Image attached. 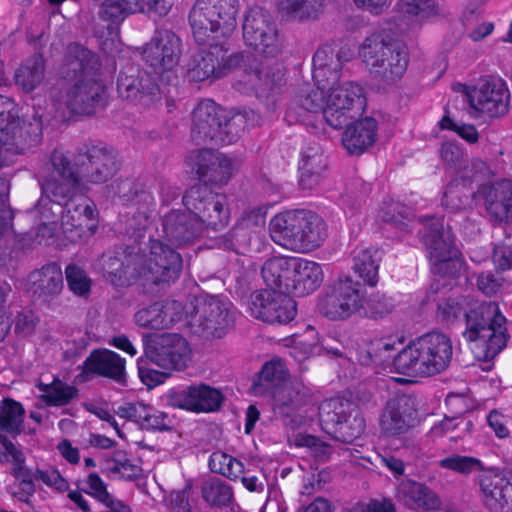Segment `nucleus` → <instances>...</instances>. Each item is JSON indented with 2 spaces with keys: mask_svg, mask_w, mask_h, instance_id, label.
Returning a JSON list of instances; mask_svg holds the SVG:
<instances>
[{
  "mask_svg": "<svg viewBox=\"0 0 512 512\" xmlns=\"http://www.w3.org/2000/svg\"><path fill=\"white\" fill-rule=\"evenodd\" d=\"M462 337L469 343L479 361L493 360L507 345L510 338L506 317L495 301H484L469 307L465 315Z\"/></svg>",
  "mask_w": 512,
  "mask_h": 512,
  "instance_id": "f257e3e1",
  "label": "nucleus"
},
{
  "mask_svg": "<svg viewBox=\"0 0 512 512\" xmlns=\"http://www.w3.org/2000/svg\"><path fill=\"white\" fill-rule=\"evenodd\" d=\"M452 355L450 337L442 332L432 331L402 348L392 357V366L396 373L406 376H432L449 366Z\"/></svg>",
  "mask_w": 512,
  "mask_h": 512,
  "instance_id": "f03ea898",
  "label": "nucleus"
},
{
  "mask_svg": "<svg viewBox=\"0 0 512 512\" xmlns=\"http://www.w3.org/2000/svg\"><path fill=\"white\" fill-rule=\"evenodd\" d=\"M269 232L276 244L298 252L318 248L327 237L324 220L318 214L304 209L276 214L270 220Z\"/></svg>",
  "mask_w": 512,
  "mask_h": 512,
  "instance_id": "7ed1b4c3",
  "label": "nucleus"
},
{
  "mask_svg": "<svg viewBox=\"0 0 512 512\" xmlns=\"http://www.w3.org/2000/svg\"><path fill=\"white\" fill-rule=\"evenodd\" d=\"M261 275L268 287L295 297L313 293L324 278L319 263L297 257L269 258L262 266Z\"/></svg>",
  "mask_w": 512,
  "mask_h": 512,
  "instance_id": "20e7f679",
  "label": "nucleus"
},
{
  "mask_svg": "<svg viewBox=\"0 0 512 512\" xmlns=\"http://www.w3.org/2000/svg\"><path fill=\"white\" fill-rule=\"evenodd\" d=\"M359 53L370 74L385 84L402 78L409 63L406 46L386 30L366 37Z\"/></svg>",
  "mask_w": 512,
  "mask_h": 512,
  "instance_id": "39448f33",
  "label": "nucleus"
},
{
  "mask_svg": "<svg viewBox=\"0 0 512 512\" xmlns=\"http://www.w3.org/2000/svg\"><path fill=\"white\" fill-rule=\"evenodd\" d=\"M144 356L139 358L138 373L143 383L148 386L161 382L160 374L147 366L148 362L169 371H181L190 361V347L187 340L179 334L163 333L145 340Z\"/></svg>",
  "mask_w": 512,
  "mask_h": 512,
  "instance_id": "423d86ee",
  "label": "nucleus"
},
{
  "mask_svg": "<svg viewBox=\"0 0 512 512\" xmlns=\"http://www.w3.org/2000/svg\"><path fill=\"white\" fill-rule=\"evenodd\" d=\"M239 0H196L189 23L197 44L211 43L212 39L227 40L235 30Z\"/></svg>",
  "mask_w": 512,
  "mask_h": 512,
  "instance_id": "0eeeda50",
  "label": "nucleus"
},
{
  "mask_svg": "<svg viewBox=\"0 0 512 512\" xmlns=\"http://www.w3.org/2000/svg\"><path fill=\"white\" fill-rule=\"evenodd\" d=\"M322 430L333 439L351 444L365 431V419L354 402L344 398L327 399L319 407Z\"/></svg>",
  "mask_w": 512,
  "mask_h": 512,
  "instance_id": "6e6552de",
  "label": "nucleus"
},
{
  "mask_svg": "<svg viewBox=\"0 0 512 512\" xmlns=\"http://www.w3.org/2000/svg\"><path fill=\"white\" fill-rule=\"evenodd\" d=\"M117 151L99 140H88L77 149L75 171L82 182L104 184L112 179L120 169Z\"/></svg>",
  "mask_w": 512,
  "mask_h": 512,
  "instance_id": "1a4fd4ad",
  "label": "nucleus"
},
{
  "mask_svg": "<svg viewBox=\"0 0 512 512\" xmlns=\"http://www.w3.org/2000/svg\"><path fill=\"white\" fill-rule=\"evenodd\" d=\"M51 163L61 179L47 177L40 182L41 197L35 208L45 217V209L49 204H55L61 209L75 195L82 182L68 156L61 150L55 149L51 155Z\"/></svg>",
  "mask_w": 512,
  "mask_h": 512,
  "instance_id": "9d476101",
  "label": "nucleus"
},
{
  "mask_svg": "<svg viewBox=\"0 0 512 512\" xmlns=\"http://www.w3.org/2000/svg\"><path fill=\"white\" fill-rule=\"evenodd\" d=\"M367 294L364 285L350 276L339 278L325 288L319 301L320 313L332 321H345L359 315L362 298Z\"/></svg>",
  "mask_w": 512,
  "mask_h": 512,
  "instance_id": "9b49d317",
  "label": "nucleus"
},
{
  "mask_svg": "<svg viewBox=\"0 0 512 512\" xmlns=\"http://www.w3.org/2000/svg\"><path fill=\"white\" fill-rule=\"evenodd\" d=\"M442 219H436L424 234L423 241L429 251L431 269L443 277H456L462 269L461 254L455 245V236Z\"/></svg>",
  "mask_w": 512,
  "mask_h": 512,
  "instance_id": "f8f14e48",
  "label": "nucleus"
},
{
  "mask_svg": "<svg viewBox=\"0 0 512 512\" xmlns=\"http://www.w3.org/2000/svg\"><path fill=\"white\" fill-rule=\"evenodd\" d=\"M227 40L212 39L211 43L202 44L208 49H201L195 53L189 64L187 76L194 82H202L207 79H218L226 76L238 67L243 60V54L233 53L227 55Z\"/></svg>",
  "mask_w": 512,
  "mask_h": 512,
  "instance_id": "ddd939ff",
  "label": "nucleus"
},
{
  "mask_svg": "<svg viewBox=\"0 0 512 512\" xmlns=\"http://www.w3.org/2000/svg\"><path fill=\"white\" fill-rule=\"evenodd\" d=\"M182 204L193 212L201 227L214 231L225 228L229 222L230 212L224 194L215 193L205 184L190 187L182 196Z\"/></svg>",
  "mask_w": 512,
  "mask_h": 512,
  "instance_id": "4468645a",
  "label": "nucleus"
},
{
  "mask_svg": "<svg viewBox=\"0 0 512 512\" xmlns=\"http://www.w3.org/2000/svg\"><path fill=\"white\" fill-rule=\"evenodd\" d=\"M232 303L217 295L196 298L190 324L194 333L204 338H221L234 323Z\"/></svg>",
  "mask_w": 512,
  "mask_h": 512,
  "instance_id": "2eb2a0df",
  "label": "nucleus"
},
{
  "mask_svg": "<svg viewBox=\"0 0 512 512\" xmlns=\"http://www.w3.org/2000/svg\"><path fill=\"white\" fill-rule=\"evenodd\" d=\"M242 30L246 45L257 53L268 58L280 53L282 43L277 25L267 9L261 6L250 7L245 14Z\"/></svg>",
  "mask_w": 512,
  "mask_h": 512,
  "instance_id": "dca6fc26",
  "label": "nucleus"
},
{
  "mask_svg": "<svg viewBox=\"0 0 512 512\" xmlns=\"http://www.w3.org/2000/svg\"><path fill=\"white\" fill-rule=\"evenodd\" d=\"M181 254L161 239L149 238V256L140 266V279L155 285L170 284L181 275Z\"/></svg>",
  "mask_w": 512,
  "mask_h": 512,
  "instance_id": "f3484780",
  "label": "nucleus"
},
{
  "mask_svg": "<svg viewBox=\"0 0 512 512\" xmlns=\"http://www.w3.org/2000/svg\"><path fill=\"white\" fill-rule=\"evenodd\" d=\"M249 310L257 319L270 324H287L296 314V302L281 289L256 290L250 295Z\"/></svg>",
  "mask_w": 512,
  "mask_h": 512,
  "instance_id": "a211bd4d",
  "label": "nucleus"
},
{
  "mask_svg": "<svg viewBox=\"0 0 512 512\" xmlns=\"http://www.w3.org/2000/svg\"><path fill=\"white\" fill-rule=\"evenodd\" d=\"M139 250L135 245L125 244L104 252L100 263L106 281L115 287H126L140 279Z\"/></svg>",
  "mask_w": 512,
  "mask_h": 512,
  "instance_id": "6ab92c4d",
  "label": "nucleus"
},
{
  "mask_svg": "<svg viewBox=\"0 0 512 512\" xmlns=\"http://www.w3.org/2000/svg\"><path fill=\"white\" fill-rule=\"evenodd\" d=\"M157 77L137 65L128 64L119 72L118 94L123 99L148 107L160 99Z\"/></svg>",
  "mask_w": 512,
  "mask_h": 512,
  "instance_id": "aec40b11",
  "label": "nucleus"
},
{
  "mask_svg": "<svg viewBox=\"0 0 512 512\" xmlns=\"http://www.w3.org/2000/svg\"><path fill=\"white\" fill-rule=\"evenodd\" d=\"M472 109L487 113L490 117L505 115L509 109L510 92L506 82L498 77H481L473 89L467 92Z\"/></svg>",
  "mask_w": 512,
  "mask_h": 512,
  "instance_id": "412c9836",
  "label": "nucleus"
},
{
  "mask_svg": "<svg viewBox=\"0 0 512 512\" xmlns=\"http://www.w3.org/2000/svg\"><path fill=\"white\" fill-rule=\"evenodd\" d=\"M165 398L169 406L194 413L218 411L225 400L219 389L205 383L170 389Z\"/></svg>",
  "mask_w": 512,
  "mask_h": 512,
  "instance_id": "4be33fe9",
  "label": "nucleus"
},
{
  "mask_svg": "<svg viewBox=\"0 0 512 512\" xmlns=\"http://www.w3.org/2000/svg\"><path fill=\"white\" fill-rule=\"evenodd\" d=\"M180 56L181 40L168 29H156L142 51V59L155 75L172 71L178 65Z\"/></svg>",
  "mask_w": 512,
  "mask_h": 512,
  "instance_id": "5701e85b",
  "label": "nucleus"
},
{
  "mask_svg": "<svg viewBox=\"0 0 512 512\" xmlns=\"http://www.w3.org/2000/svg\"><path fill=\"white\" fill-rule=\"evenodd\" d=\"M67 109L76 115L90 116L106 104V86L96 78H80L67 90Z\"/></svg>",
  "mask_w": 512,
  "mask_h": 512,
  "instance_id": "b1692460",
  "label": "nucleus"
},
{
  "mask_svg": "<svg viewBox=\"0 0 512 512\" xmlns=\"http://www.w3.org/2000/svg\"><path fill=\"white\" fill-rule=\"evenodd\" d=\"M161 240L181 247L193 243L204 231L188 209H171L161 215Z\"/></svg>",
  "mask_w": 512,
  "mask_h": 512,
  "instance_id": "393cba45",
  "label": "nucleus"
},
{
  "mask_svg": "<svg viewBox=\"0 0 512 512\" xmlns=\"http://www.w3.org/2000/svg\"><path fill=\"white\" fill-rule=\"evenodd\" d=\"M418 410L414 397L401 394L389 399L381 416V428L387 436L406 433L416 423Z\"/></svg>",
  "mask_w": 512,
  "mask_h": 512,
  "instance_id": "a878e982",
  "label": "nucleus"
},
{
  "mask_svg": "<svg viewBox=\"0 0 512 512\" xmlns=\"http://www.w3.org/2000/svg\"><path fill=\"white\" fill-rule=\"evenodd\" d=\"M77 378L88 381L93 376L111 379L119 384H125V360L114 351L108 349H94L90 352L82 365Z\"/></svg>",
  "mask_w": 512,
  "mask_h": 512,
  "instance_id": "bb28decb",
  "label": "nucleus"
},
{
  "mask_svg": "<svg viewBox=\"0 0 512 512\" xmlns=\"http://www.w3.org/2000/svg\"><path fill=\"white\" fill-rule=\"evenodd\" d=\"M220 121H224V109L211 99L201 101L192 112L191 138L195 144L215 142Z\"/></svg>",
  "mask_w": 512,
  "mask_h": 512,
  "instance_id": "cd10ccee",
  "label": "nucleus"
},
{
  "mask_svg": "<svg viewBox=\"0 0 512 512\" xmlns=\"http://www.w3.org/2000/svg\"><path fill=\"white\" fill-rule=\"evenodd\" d=\"M395 496L406 508L417 512H435L442 506L440 497L432 488L407 477L399 481Z\"/></svg>",
  "mask_w": 512,
  "mask_h": 512,
  "instance_id": "c85d7f7f",
  "label": "nucleus"
},
{
  "mask_svg": "<svg viewBox=\"0 0 512 512\" xmlns=\"http://www.w3.org/2000/svg\"><path fill=\"white\" fill-rule=\"evenodd\" d=\"M476 194L484 200L491 221L502 223L512 217L511 180L502 179L489 185H481Z\"/></svg>",
  "mask_w": 512,
  "mask_h": 512,
  "instance_id": "c756f323",
  "label": "nucleus"
},
{
  "mask_svg": "<svg viewBox=\"0 0 512 512\" xmlns=\"http://www.w3.org/2000/svg\"><path fill=\"white\" fill-rule=\"evenodd\" d=\"M327 167V157L318 143L304 146L298 163L299 187L302 190H315L324 179Z\"/></svg>",
  "mask_w": 512,
  "mask_h": 512,
  "instance_id": "7c9ffc66",
  "label": "nucleus"
},
{
  "mask_svg": "<svg viewBox=\"0 0 512 512\" xmlns=\"http://www.w3.org/2000/svg\"><path fill=\"white\" fill-rule=\"evenodd\" d=\"M485 504L492 512H512V475L490 473L481 478Z\"/></svg>",
  "mask_w": 512,
  "mask_h": 512,
  "instance_id": "2f4dec72",
  "label": "nucleus"
},
{
  "mask_svg": "<svg viewBox=\"0 0 512 512\" xmlns=\"http://www.w3.org/2000/svg\"><path fill=\"white\" fill-rule=\"evenodd\" d=\"M59 213L64 231H75L76 235L81 237L85 228H91L89 222L95 218L96 207L88 197L81 194L75 195Z\"/></svg>",
  "mask_w": 512,
  "mask_h": 512,
  "instance_id": "473e14b6",
  "label": "nucleus"
},
{
  "mask_svg": "<svg viewBox=\"0 0 512 512\" xmlns=\"http://www.w3.org/2000/svg\"><path fill=\"white\" fill-rule=\"evenodd\" d=\"M269 395L273 400L274 415L280 418L286 427L297 428L302 422V417L298 414L303 405L301 393L291 383H288L273 390Z\"/></svg>",
  "mask_w": 512,
  "mask_h": 512,
  "instance_id": "72a5a7b5",
  "label": "nucleus"
},
{
  "mask_svg": "<svg viewBox=\"0 0 512 512\" xmlns=\"http://www.w3.org/2000/svg\"><path fill=\"white\" fill-rule=\"evenodd\" d=\"M312 62V77L316 83H323L324 87L338 84L343 64L341 51L323 45L314 53Z\"/></svg>",
  "mask_w": 512,
  "mask_h": 512,
  "instance_id": "f704fd0d",
  "label": "nucleus"
},
{
  "mask_svg": "<svg viewBox=\"0 0 512 512\" xmlns=\"http://www.w3.org/2000/svg\"><path fill=\"white\" fill-rule=\"evenodd\" d=\"M30 280V291L42 301L57 296L63 289L62 270L56 262L48 263L41 269L32 272Z\"/></svg>",
  "mask_w": 512,
  "mask_h": 512,
  "instance_id": "c9c22d12",
  "label": "nucleus"
},
{
  "mask_svg": "<svg viewBox=\"0 0 512 512\" xmlns=\"http://www.w3.org/2000/svg\"><path fill=\"white\" fill-rule=\"evenodd\" d=\"M377 122L365 117L348 125L342 135V144L349 154L360 155L376 140Z\"/></svg>",
  "mask_w": 512,
  "mask_h": 512,
  "instance_id": "e433bc0d",
  "label": "nucleus"
},
{
  "mask_svg": "<svg viewBox=\"0 0 512 512\" xmlns=\"http://www.w3.org/2000/svg\"><path fill=\"white\" fill-rule=\"evenodd\" d=\"M289 372L281 359H272L266 362L256 374L251 386L253 392L259 395H268L290 383Z\"/></svg>",
  "mask_w": 512,
  "mask_h": 512,
  "instance_id": "4c0bfd02",
  "label": "nucleus"
},
{
  "mask_svg": "<svg viewBox=\"0 0 512 512\" xmlns=\"http://www.w3.org/2000/svg\"><path fill=\"white\" fill-rule=\"evenodd\" d=\"M326 99L329 103L335 102L339 106L348 108L354 113H363L366 108L364 89L355 82H346L341 86L330 85Z\"/></svg>",
  "mask_w": 512,
  "mask_h": 512,
  "instance_id": "58836bf2",
  "label": "nucleus"
},
{
  "mask_svg": "<svg viewBox=\"0 0 512 512\" xmlns=\"http://www.w3.org/2000/svg\"><path fill=\"white\" fill-rule=\"evenodd\" d=\"M145 10L144 0H104L100 5L98 16L108 22L107 28L121 24L127 16Z\"/></svg>",
  "mask_w": 512,
  "mask_h": 512,
  "instance_id": "ea45409f",
  "label": "nucleus"
},
{
  "mask_svg": "<svg viewBox=\"0 0 512 512\" xmlns=\"http://www.w3.org/2000/svg\"><path fill=\"white\" fill-rule=\"evenodd\" d=\"M100 66L97 56L89 49L79 44H72L66 55V73L74 77L91 78L90 74Z\"/></svg>",
  "mask_w": 512,
  "mask_h": 512,
  "instance_id": "a19ab883",
  "label": "nucleus"
},
{
  "mask_svg": "<svg viewBox=\"0 0 512 512\" xmlns=\"http://www.w3.org/2000/svg\"><path fill=\"white\" fill-rule=\"evenodd\" d=\"M381 260L382 251L374 248L361 249L353 256L352 269L363 280L364 286L374 287L377 285Z\"/></svg>",
  "mask_w": 512,
  "mask_h": 512,
  "instance_id": "79ce46f5",
  "label": "nucleus"
},
{
  "mask_svg": "<svg viewBox=\"0 0 512 512\" xmlns=\"http://www.w3.org/2000/svg\"><path fill=\"white\" fill-rule=\"evenodd\" d=\"M37 388L42 392L41 399L49 407L69 405L79 396V390L76 386L69 385L57 377L48 384L40 382Z\"/></svg>",
  "mask_w": 512,
  "mask_h": 512,
  "instance_id": "37998d69",
  "label": "nucleus"
},
{
  "mask_svg": "<svg viewBox=\"0 0 512 512\" xmlns=\"http://www.w3.org/2000/svg\"><path fill=\"white\" fill-rule=\"evenodd\" d=\"M45 60L42 54L34 53L15 72V83L25 92L33 91L43 80Z\"/></svg>",
  "mask_w": 512,
  "mask_h": 512,
  "instance_id": "c03bdc74",
  "label": "nucleus"
},
{
  "mask_svg": "<svg viewBox=\"0 0 512 512\" xmlns=\"http://www.w3.org/2000/svg\"><path fill=\"white\" fill-rule=\"evenodd\" d=\"M470 307L468 297L461 294H451L438 299L436 306L437 319L446 325L454 324L465 318Z\"/></svg>",
  "mask_w": 512,
  "mask_h": 512,
  "instance_id": "a18cd8bd",
  "label": "nucleus"
},
{
  "mask_svg": "<svg viewBox=\"0 0 512 512\" xmlns=\"http://www.w3.org/2000/svg\"><path fill=\"white\" fill-rule=\"evenodd\" d=\"M326 91L329 87H324L323 83H317V88H311L309 85L303 86L296 95L293 104L287 110V116L290 115L296 107L304 111L317 113L322 112L326 105Z\"/></svg>",
  "mask_w": 512,
  "mask_h": 512,
  "instance_id": "49530a36",
  "label": "nucleus"
},
{
  "mask_svg": "<svg viewBox=\"0 0 512 512\" xmlns=\"http://www.w3.org/2000/svg\"><path fill=\"white\" fill-rule=\"evenodd\" d=\"M396 308L395 300L380 291L371 293L362 298V308L359 316L371 320H382L389 316Z\"/></svg>",
  "mask_w": 512,
  "mask_h": 512,
  "instance_id": "de8ad7c7",
  "label": "nucleus"
},
{
  "mask_svg": "<svg viewBox=\"0 0 512 512\" xmlns=\"http://www.w3.org/2000/svg\"><path fill=\"white\" fill-rule=\"evenodd\" d=\"M25 410L21 403L6 398L0 404V430L16 437L22 431Z\"/></svg>",
  "mask_w": 512,
  "mask_h": 512,
  "instance_id": "09e8293b",
  "label": "nucleus"
},
{
  "mask_svg": "<svg viewBox=\"0 0 512 512\" xmlns=\"http://www.w3.org/2000/svg\"><path fill=\"white\" fill-rule=\"evenodd\" d=\"M196 167L197 174L200 178L209 181H218L215 175L217 169L220 168L224 170L225 173L230 174L232 163L226 156L218 157L212 150L203 149L196 157Z\"/></svg>",
  "mask_w": 512,
  "mask_h": 512,
  "instance_id": "8fccbe9b",
  "label": "nucleus"
},
{
  "mask_svg": "<svg viewBox=\"0 0 512 512\" xmlns=\"http://www.w3.org/2000/svg\"><path fill=\"white\" fill-rule=\"evenodd\" d=\"M135 321L139 326L161 330L168 328L172 322L162 302H154L148 307L142 308L135 314Z\"/></svg>",
  "mask_w": 512,
  "mask_h": 512,
  "instance_id": "3c124183",
  "label": "nucleus"
},
{
  "mask_svg": "<svg viewBox=\"0 0 512 512\" xmlns=\"http://www.w3.org/2000/svg\"><path fill=\"white\" fill-rule=\"evenodd\" d=\"M395 349V343L390 339L382 338L372 341L365 350L360 351L359 362L365 366L372 364L383 366L391 358L390 352Z\"/></svg>",
  "mask_w": 512,
  "mask_h": 512,
  "instance_id": "603ef678",
  "label": "nucleus"
},
{
  "mask_svg": "<svg viewBox=\"0 0 512 512\" xmlns=\"http://www.w3.org/2000/svg\"><path fill=\"white\" fill-rule=\"evenodd\" d=\"M209 469L231 480H236L244 471V465L238 459L222 451H214L209 457Z\"/></svg>",
  "mask_w": 512,
  "mask_h": 512,
  "instance_id": "864d4df0",
  "label": "nucleus"
},
{
  "mask_svg": "<svg viewBox=\"0 0 512 512\" xmlns=\"http://www.w3.org/2000/svg\"><path fill=\"white\" fill-rule=\"evenodd\" d=\"M202 497L211 506L224 507L233 500V491L224 481L215 478L203 484Z\"/></svg>",
  "mask_w": 512,
  "mask_h": 512,
  "instance_id": "5fc2aeb1",
  "label": "nucleus"
},
{
  "mask_svg": "<svg viewBox=\"0 0 512 512\" xmlns=\"http://www.w3.org/2000/svg\"><path fill=\"white\" fill-rule=\"evenodd\" d=\"M492 171L486 162L481 159H473L469 165L465 166L455 180L463 187H471L474 183L478 189L481 185H487L486 180L490 179Z\"/></svg>",
  "mask_w": 512,
  "mask_h": 512,
  "instance_id": "6e6d98bb",
  "label": "nucleus"
},
{
  "mask_svg": "<svg viewBox=\"0 0 512 512\" xmlns=\"http://www.w3.org/2000/svg\"><path fill=\"white\" fill-rule=\"evenodd\" d=\"M439 466L453 472L469 475L473 472L483 471L482 461L476 457L452 454L439 461Z\"/></svg>",
  "mask_w": 512,
  "mask_h": 512,
  "instance_id": "4d7b16f0",
  "label": "nucleus"
},
{
  "mask_svg": "<svg viewBox=\"0 0 512 512\" xmlns=\"http://www.w3.org/2000/svg\"><path fill=\"white\" fill-rule=\"evenodd\" d=\"M504 237L493 248V263L498 271L512 270V225L503 228Z\"/></svg>",
  "mask_w": 512,
  "mask_h": 512,
  "instance_id": "13d9d810",
  "label": "nucleus"
},
{
  "mask_svg": "<svg viewBox=\"0 0 512 512\" xmlns=\"http://www.w3.org/2000/svg\"><path fill=\"white\" fill-rule=\"evenodd\" d=\"M243 115L228 117L224 110V121H220V131L217 133L216 144L229 145L237 141L244 131Z\"/></svg>",
  "mask_w": 512,
  "mask_h": 512,
  "instance_id": "bf43d9fd",
  "label": "nucleus"
},
{
  "mask_svg": "<svg viewBox=\"0 0 512 512\" xmlns=\"http://www.w3.org/2000/svg\"><path fill=\"white\" fill-rule=\"evenodd\" d=\"M322 0H279L281 11L295 19L315 17Z\"/></svg>",
  "mask_w": 512,
  "mask_h": 512,
  "instance_id": "052dcab7",
  "label": "nucleus"
},
{
  "mask_svg": "<svg viewBox=\"0 0 512 512\" xmlns=\"http://www.w3.org/2000/svg\"><path fill=\"white\" fill-rule=\"evenodd\" d=\"M253 76L259 80V83L254 85L257 95L259 97L272 98L274 101V97L280 93L284 85L283 75L279 71H267L263 79V72L258 71L254 73Z\"/></svg>",
  "mask_w": 512,
  "mask_h": 512,
  "instance_id": "680f3d73",
  "label": "nucleus"
},
{
  "mask_svg": "<svg viewBox=\"0 0 512 512\" xmlns=\"http://www.w3.org/2000/svg\"><path fill=\"white\" fill-rule=\"evenodd\" d=\"M323 118L326 123L333 129H342L344 126H348L350 120L362 115V113H354L348 111L347 107L339 106L338 104L329 103L326 101L325 108L323 109Z\"/></svg>",
  "mask_w": 512,
  "mask_h": 512,
  "instance_id": "e2e57ef3",
  "label": "nucleus"
},
{
  "mask_svg": "<svg viewBox=\"0 0 512 512\" xmlns=\"http://www.w3.org/2000/svg\"><path fill=\"white\" fill-rule=\"evenodd\" d=\"M323 118L326 123L333 129H342L344 126H348L350 120L362 115V113H354L348 111L347 107L339 106L338 104L329 103L326 101L325 108L323 109Z\"/></svg>",
  "mask_w": 512,
  "mask_h": 512,
  "instance_id": "0e129e2a",
  "label": "nucleus"
},
{
  "mask_svg": "<svg viewBox=\"0 0 512 512\" xmlns=\"http://www.w3.org/2000/svg\"><path fill=\"white\" fill-rule=\"evenodd\" d=\"M69 289L78 296H86L91 290V279L86 271L76 264H69L65 269Z\"/></svg>",
  "mask_w": 512,
  "mask_h": 512,
  "instance_id": "69168bd1",
  "label": "nucleus"
},
{
  "mask_svg": "<svg viewBox=\"0 0 512 512\" xmlns=\"http://www.w3.org/2000/svg\"><path fill=\"white\" fill-rule=\"evenodd\" d=\"M297 441L299 446L307 447L310 450L315 461L318 463L328 462L333 453L331 445L321 441L320 438L314 435H300Z\"/></svg>",
  "mask_w": 512,
  "mask_h": 512,
  "instance_id": "338daca9",
  "label": "nucleus"
},
{
  "mask_svg": "<svg viewBox=\"0 0 512 512\" xmlns=\"http://www.w3.org/2000/svg\"><path fill=\"white\" fill-rule=\"evenodd\" d=\"M150 218L151 215L141 212H135L129 218L125 231L128 240L132 241V245L136 246L143 241L150 226Z\"/></svg>",
  "mask_w": 512,
  "mask_h": 512,
  "instance_id": "774afa93",
  "label": "nucleus"
}]
</instances>
